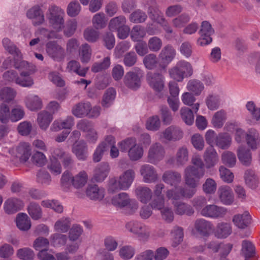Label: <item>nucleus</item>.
<instances>
[{"instance_id": "1", "label": "nucleus", "mask_w": 260, "mask_h": 260, "mask_svg": "<svg viewBox=\"0 0 260 260\" xmlns=\"http://www.w3.org/2000/svg\"><path fill=\"white\" fill-rule=\"evenodd\" d=\"M64 11L59 7L52 5L48 8L46 17L50 26L56 31L64 27Z\"/></svg>"}, {"instance_id": "2", "label": "nucleus", "mask_w": 260, "mask_h": 260, "mask_svg": "<svg viewBox=\"0 0 260 260\" xmlns=\"http://www.w3.org/2000/svg\"><path fill=\"white\" fill-rule=\"evenodd\" d=\"M205 170H202L193 167L192 165L187 166L184 170L185 183L191 188H196L199 185L200 179L205 175Z\"/></svg>"}, {"instance_id": "3", "label": "nucleus", "mask_w": 260, "mask_h": 260, "mask_svg": "<svg viewBox=\"0 0 260 260\" xmlns=\"http://www.w3.org/2000/svg\"><path fill=\"white\" fill-rule=\"evenodd\" d=\"M135 72L129 71L124 77L123 82L128 88L137 90L141 84V71L139 68H135Z\"/></svg>"}, {"instance_id": "4", "label": "nucleus", "mask_w": 260, "mask_h": 260, "mask_svg": "<svg viewBox=\"0 0 260 260\" xmlns=\"http://www.w3.org/2000/svg\"><path fill=\"white\" fill-rule=\"evenodd\" d=\"M199 33L200 37L198 40V44L204 46L211 43L212 39L211 36L214 33V30L208 21L202 22Z\"/></svg>"}, {"instance_id": "5", "label": "nucleus", "mask_w": 260, "mask_h": 260, "mask_svg": "<svg viewBox=\"0 0 260 260\" xmlns=\"http://www.w3.org/2000/svg\"><path fill=\"white\" fill-rule=\"evenodd\" d=\"M146 80L149 85L156 92H160L164 88V77L160 73L148 72Z\"/></svg>"}, {"instance_id": "6", "label": "nucleus", "mask_w": 260, "mask_h": 260, "mask_svg": "<svg viewBox=\"0 0 260 260\" xmlns=\"http://www.w3.org/2000/svg\"><path fill=\"white\" fill-rule=\"evenodd\" d=\"M165 154V150L162 145L159 143H155L150 146L148 150V161L155 164L164 158Z\"/></svg>"}, {"instance_id": "7", "label": "nucleus", "mask_w": 260, "mask_h": 260, "mask_svg": "<svg viewBox=\"0 0 260 260\" xmlns=\"http://www.w3.org/2000/svg\"><path fill=\"white\" fill-rule=\"evenodd\" d=\"M140 173L143 177V181L146 183H154L158 179L156 169L150 165H142L140 169Z\"/></svg>"}, {"instance_id": "8", "label": "nucleus", "mask_w": 260, "mask_h": 260, "mask_svg": "<svg viewBox=\"0 0 260 260\" xmlns=\"http://www.w3.org/2000/svg\"><path fill=\"white\" fill-rule=\"evenodd\" d=\"M46 51L48 55L55 60L59 61L64 58V49L56 42H48L46 45Z\"/></svg>"}, {"instance_id": "9", "label": "nucleus", "mask_w": 260, "mask_h": 260, "mask_svg": "<svg viewBox=\"0 0 260 260\" xmlns=\"http://www.w3.org/2000/svg\"><path fill=\"white\" fill-rule=\"evenodd\" d=\"M183 136V133L179 127L171 125L161 133L160 138L169 142L176 141L180 140Z\"/></svg>"}, {"instance_id": "10", "label": "nucleus", "mask_w": 260, "mask_h": 260, "mask_svg": "<svg viewBox=\"0 0 260 260\" xmlns=\"http://www.w3.org/2000/svg\"><path fill=\"white\" fill-rule=\"evenodd\" d=\"M176 55L175 49L170 45L165 46L158 55L162 64L161 67L165 69L166 66L171 62Z\"/></svg>"}, {"instance_id": "11", "label": "nucleus", "mask_w": 260, "mask_h": 260, "mask_svg": "<svg viewBox=\"0 0 260 260\" xmlns=\"http://www.w3.org/2000/svg\"><path fill=\"white\" fill-rule=\"evenodd\" d=\"M205 167L207 169L214 167L219 160L218 154L213 146L207 147L203 155Z\"/></svg>"}, {"instance_id": "12", "label": "nucleus", "mask_w": 260, "mask_h": 260, "mask_svg": "<svg viewBox=\"0 0 260 260\" xmlns=\"http://www.w3.org/2000/svg\"><path fill=\"white\" fill-rule=\"evenodd\" d=\"M72 152L80 160H85L88 156L87 145L85 141H76L72 146Z\"/></svg>"}, {"instance_id": "13", "label": "nucleus", "mask_w": 260, "mask_h": 260, "mask_svg": "<svg viewBox=\"0 0 260 260\" xmlns=\"http://www.w3.org/2000/svg\"><path fill=\"white\" fill-rule=\"evenodd\" d=\"M220 201L224 205H230L234 201V196L231 188L227 185L220 186L217 191Z\"/></svg>"}, {"instance_id": "14", "label": "nucleus", "mask_w": 260, "mask_h": 260, "mask_svg": "<svg viewBox=\"0 0 260 260\" xmlns=\"http://www.w3.org/2000/svg\"><path fill=\"white\" fill-rule=\"evenodd\" d=\"M201 213L204 216L217 218L225 215L226 210L215 205H209L205 206L201 210Z\"/></svg>"}, {"instance_id": "15", "label": "nucleus", "mask_w": 260, "mask_h": 260, "mask_svg": "<svg viewBox=\"0 0 260 260\" xmlns=\"http://www.w3.org/2000/svg\"><path fill=\"white\" fill-rule=\"evenodd\" d=\"M162 180L166 184L175 186L181 182L182 176L181 174L177 171L168 170L163 173Z\"/></svg>"}, {"instance_id": "16", "label": "nucleus", "mask_w": 260, "mask_h": 260, "mask_svg": "<svg viewBox=\"0 0 260 260\" xmlns=\"http://www.w3.org/2000/svg\"><path fill=\"white\" fill-rule=\"evenodd\" d=\"M26 15L28 18L34 20L32 23L35 26L39 25L44 22L43 12L39 6H35L29 9Z\"/></svg>"}, {"instance_id": "17", "label": "nucleus", "mask_w": 260, "mask_h": 260, "mask_svg": "<svg viewBox=\"0 0 260 260\" xmlns=\"http://www.w3.org/2000/svg\"><path fill=\"white\" fill-rule=\"evenodd\" d=\"M23 207V203L20 200L11 198L8 199L4 203L5 212L8 214H12L17 212Z\"/></svg>"}, {"instance_id": "18", "label": "nucleus", "mask_w": 260, "mask_h": 260, "mask_svg": "<svg viewBox=\"0 0 260 260\" xmlns=\"http://www.w3.org/2000/svg\"><path fill=\"white\" fill-rule=\"evenodd\" d=\"M90 109V103L89 102H80L73 107L72 113L76 117L83 118L88 115Z\"/></svg>"}, {"instance_id": "19", "label": "nucleus", "mask_w": 260, "mask_h": 260, "mask_svg": "<svg viewBox=\"0 0 260 260\" xmlns=\"http://www.w3.org/2000/svg\"><path fill=\"white\" fill-rule=\"evenodd\" d=\"M232 221L237 228H245L251 225V218L247 212H245L242 214L235 215Z\"/></svg>"}, {"instance_id": "20", "label": "nucleus", "mask_w": 260, "mask_h": 260, "mask_svg": "<svg viewBox=\"0 0 260 260\" xmlns=\"http://www.w3.org/2000/svg\"><path fill=\"white\" fill-rule=\"evenodd\" d=\"M172 204L174 206V211L176 214L180 215H186L191 216L194 211L192 207L184 202L173 201Z\"/></svg>"}, {"instance_id": "21", "label": "nucleus", "mask_w": 260, "mask_h": 260, "mask_svg": "<svg viewBox=\"0 0 260 260\" xmlns=\"http://www.w3.org/2000/svg\"><path fill=\"white\" fill-rule=\"evenodd\" d=\"M237 156L240 162L243 166L248 167L251 164V153L246 147L240 146L237 149Z\"/></svg>"}, {"instance_id": "22", "label": "nucleus", "mask_w": 260, "mask_h": 260, "mask_svg": "<svg viewBox=\"0 0 260 260\" xmlns=\"http://www.w3.org/2000/svg\"><path fill=\"white\" fill-rule=\"evenodd\" d=\"M21 58L22 56L20 58L16 57L14 59V67L15 69L21 71V72H25L30 76L35 72L36 67L26 61L21 60Z\"/></svg>"}, {"instance_id": "23", "label": "nucleus", "mask_w": 260, "mask_h": 260, "mask_svg": "<svg viewBox=\"0 0 260 260\" xmlns=\"http://www.w3.org/2000/svg\"><path fill=\"white\" fill-rule=\"evenodd\" d=\"M136 173L133 169H129L123 172L119 177L122 186L127 189L135 180Z\"/></svg>"}, {"instance_id": "24", "label": "nucleus", "mask_w": 260, "mask_h": 260, "mask_svg": "<svg viewBox=\"0 0 260 260\" xmlns=\"http://www.w3.org/2000/svg\"><path fill=\"white\" fill-rule=\"evenodd\" d=\"M135 193L138 199L144 204L150 201L152 196L151 190L147 186H138L135 189Z\"/></svg>"}, {"instance_id": "25", "label": "nucleus", "mask_w": 260, "mask_h": 260, "mask_svg": "<svg viewBox=\"0 0 260 260\" xmlns=\"http://www.w3.org/2000/svg\"><path fill=\"white\" fill-rule=\"evenodd\" d=\"M30 146L28 143H20L17 149V157L19 158L21 162H25L30 156Z\"/></svg>"}, {"instance_id": "26", "label": "nucleus", "mask_w": 260, "mask_h": 260, "mask_svg": "<svg viewBox=\"0 0 260 260\" xmlns=\"http://www.w3.org/2000/svg\"><path fill=\"white\" fill-rule=\"evenodd\" d=\"M86 195L91 200H101L104 197V190L96 185H89L86 190Z\"/></svg>"}, {"instance_id": "27", "label": "nucleus", "mask_w": 260, "mask_h": 260, "mask_svg": "<svg viewBox=\"0 0 260 260\" xmlns=\"http://www.w3.org/2000/svg\"><path fill=\"white\" fill-rule=\"evenodd\" d=\"M232 143V138L228 133L219 134L215 139L216 145L221 149H227Z\"/></svg>"}, {"instance_id": "28", "label": "nucleus", "mask_w": 260, "mask_h": 260, "mask_svg": "<svg viewBox=\"0 0 260 260\" xmlns=\"http://www.w3.org/2000/svg\"><path fill=\"white\" fill-rule=\"evenodd\" d=\"M53 117L52 114L48 112L43 111L38 115L37 122L40 127L43 130H46L49 126Z\"/></svg>"}, {"instance_id": "29", "label": "nucleus", "mask_w": 260, "mask_h": 260, "mask_svg": "<svg viewBox=\"0 0 260 260\" xmlns=\"http://www.w3.org/2000/svg\"><path fill=\"white\" fill-rule=\"evenodd\" d=\"M88 176L85 171H81L73 177H72L71 183L76 188L83 187L87 183Z\"/></svg>"}, {"instance_id": "30", "label": "nucleus", "mask_w": 260, "mask_h": 260, "mask_svg": "<svg viewBox=\"0 0 260 260\" xmlns=\"http://www.w3.org/2000/svg\"><path fill=\"white\" fill-rule=\"evenodd\" d=\"M25 103L27 107L31 111L40 109L42 107V101L38 95L26 96Z\"/></svg>"}, {"instance_id": "31", "label": "nucleus", "mask_w": 260, "mask_h": 260, "mask_svg": "<svg viewBox=\"0 0 260 260\" xmlns=\"http://www.w3.org/2000/svg\"><path fill=\"white\" fill-rule=\"evenodd\" d=\"M176 161L177 166H183L188 160V151L186 147L179 148L176 154Z\"/></svg>"}, {"instance_id": "32", "label": "nucleus", "mask_w": 260, "mask_h": 260, "mask_svg": "<svg viewBox=\"0 0 260 260\" xmlns=\"http://www.w3.org/2000/svg\"><path fill=\"white\" fill-rule=\"evenodd\" d=\"M258 134L254 129L249 131L248 134H246V140L247 145L253 150L257 148L259 144V140L258 138Z\"/></svg>"}, {"instance_id": "33", "label": "nucleus", "mask_w": 260, "mask_h": 260, "mask_svg": "<svg viewBox=\"0 0 260 260\" xmlns=\"http://www.w3.org/2000/svg\"><path fill=\"white\" fill-rule=\"evenodd\" d=\"M91 53V48L87 43H84L80 46L79 54L80 60L83 63H87L89 61Z\"/></svg>"}, {"instance_id": "34", "label": "nucleus", "mask_w": 260, "mask_h": 260, "mask_svg": "<svg viewBox=\"0 0 260 260\" xmlns=\"http://www.w3.org/2000/svg\"><path fill=\"white\" fill-rule=\"evenodd\" d=\"M144 153L143 147L137 143L128 151V156L132 161H137L141 159Z\"/></svg>"}, {"instance_id": "35", "label": "nucleus", "mask_w": 260, "mask_h": 260, "mask_svg": "<svg viewBox=\"0 0 260 260\" xmlns=\"http://www.w3.org/2000/svg\"><path fill=\"white\" fill-rule=\"evenodd\" d=\"M16 84L23 87L30 88L34 84V79L25 72H21L16 80Z\"/></svg>"}, {"instance_id": "36", "label": "nucleus", "mask_w": 260, "mask_h": 260, "mask_svg": "<svg viewBox=\"0 0 260 260\" xmlns=\"http://www.w3.org/2000/svg\"><path fill=\"white\" fill-rule=\"evenodd\" d=\"M15 222L17 228H31L30 219L26 213H18L15 218Z\"/></svg>"}, {"instance_id": "37", "label": "nucleus", "mask_w": 260, "mask_h": 260, "mask_svg": "<svg viewBox=\"0 0 260 260\" xmlns=\"http://www.w3.org/2000/svg\"><path fill=\"white\" fill-rule=\"evenodd\" d=\"M107 20L103 13H99L94 15L92 19V23L94 28L102 29L106 27Z\"/></svg>"}, {"instance_id": "38", "label": "nucleus", "mask_w": 260, "mask_h": 260, "mask_svg": "<svg viewBox=\"0 0 260 260\" xmlns=\"http://www.w3.org/2000/svg\"><path fill=\"white\" fill-rule=\"evenodd\" d=\"M126 22V18L123 16L120 15L115 17L111 19L108 24V28L111 31H115L120 27L125 24Z\"/></svg>"}, {"instance_id": "39", "label": "nucleus", "mask_w": 260, "mask_h": 260, "mask_svg": "<svg viewBox=\"0 0 260 260\" xmlns=\"http://www.w3.org/2000/svg\"><path fill=\"white\" fill-rule=\"evenodd\" d=\"M3 44L6 50L10 53L14 55V58L16 57L21 58L22 54L20 51L9 39H4Z\"/></svg>"}, {"instance_id": "40", "label": "nucleus", "mask_w": 260, "mask_h": 260, "mask_svg": "<svg viewBox=\"0 0 260 260\" xmlns=\"http://www.w3.org/2000/svg\"><path fill=\"white\" fill-rule=\"evenodd\" d=\"M116 96V91L111 87L107 89L103 95L102 105L103 107H109L114 101Z\"/></svg>"}, {"instance_id": "41", "label": "nucleus", "mask_w": 260, "mask_h": 260, "mask_svg": "<svg viewBox=\"0 0 260 260\" xmlns=\"http://www.w3.org/2000/svg\"><path fill=\"white\" fill-rule=\"evenodd\" d=\"M204 88L203 83L199 80L195 79L189 80L187 85V90L196 95H200Z\"/></svg>"}, {"instance_id": "42", "label": "nucleus", "mask_w": 260, "mask_h": 260, "mask_svg": "<svg viewBox=\"0 0 260 260\" xmlns=\"http://www.w3.org/2000/svg\"><path fill=\"white\" fill-rule=\"evenodd\" d=\"M254 246L250 241L246 240L242 241L241 254L245 258L252 257L254 254Z\"/></svg>"}, {"instance_id": "43", "label": "nucleus", "mask_w": 260, "mask_h": 260, "mask_svg": "<svg viewBox=\"0 0 260 260\" xmlns=\"http://www.w3.org/2000/svg\"><path fill=\"white\" fill-rule=\"evenodd\" d=\"M143 62L146 68L148 70L155 69L158 64L157 57L154 53H150L145 55L143 59Z\"/></svg>"}, {"instance_id": "44", "label": "nucleus", "mask_w": 260, "mask_h": 260, "mask_svg": "<svg viewBox=\"0 0 260 260\" xmlns=\"http://www.w3.org/2000/svg\"><path fill=\"white\" fill-rule=\"evenodd\" d=\"M129 199L126 193L122 192L113 198L112 203L115 206L124 207L128 204Z\"/></svg>"}, {"instance_id": "45", "label": "nucleus", "mask_w": 260, "mask_h": 260, "mask_svg": "<svg viewBox=\"0 0 260 260\" xmlns=\"http://www.w3.org/2000/svg\"><path fill=\"white\" fill-rule=\"evenodd\" d=\"M147 13L151 20L157 22H159L160 19L164 18L163 13L159 10L157 4L148 6Z\"/></svg>"}, {"instance_id": "46", "label": "nucleus", "mask_w": 260, "mask_h": 260, "mask_svg": "<svg viewBox=\"0 0 260 260\" xmlns=\"http://www.w3.org/2000/svg\"><path fill=\"white\" fill-rule=\"evenodd\" d=\"M244 179L246 184L251 188H255L258 184V180L254 172L251 170H247L244 173Z\"/></svg>"}, {"instance_id": "47", "label": "nucleus", "mask_w": 260, "mask_h": 260, "mask_svg": "<svg viewBox=\"0 0 260 260\" xmlns=\"http://www.w3.org/2000/svg\"><path fill=\"white\" fill-rule=\"evenodd\" d=\"M83 36L84 39L88 42L94 43L99 39L100 32L93 28L87 27L83 32Z\"/></svg>"}, {"instance_id": "48", "label": "nucleus", "mask_w": 260, "mask_h": 260, "mask_svg": "<svg viewBox=\"0 0 260 260\" xmlns=\"http://www.w3.org/2000/svg\"><path fill=\"white\" fill-rule=\"evenodd\" d=\"M27 211L29 215L35 220H38L42 217L41 207L36 203H31L27 207Z\"/></svg>"}, {"instance_id": "49", "label": "nucleus", "mask_w": 260, "mask_h": 260, "mask_svg": "<svg viewBox=\"0 0 260 260\" xmlns=\"http://www.w3.org/2000/svg\"><path fill=\"white\" fill-rule=\"evenodd\" d=\"M147 18L146 13L140 9L133 12L129 15V20L135 23H141L145 22Z\"/></svg>"}, {"instance_id": "50", "label": "nucleus", "mask_w": 260, "mask_h": 260, "mask_svg": "<svg viewBox=\"0 0 260 260\" xmlns=\"http://www.w3.org/2000/svg\"><path fill=\"white\" fill-rule=\"evenodd\" d=\"M130 35L133 41L138 42L142 41L141 39L146 35V32L141 25H136L133 27Z\"/></svg>"}, {"instance_id": "51", "label": "nucleus", "mask_w": 260, "mask_h": 260, "mask_svg": "<svg viewBox=\"0 0 260 260\" xmlns=\"http://www.w3.org/2000/svg\"><path fill=\"white\" fill-rule=\"evenodd\" d=\"M226 119V112L221 110L216 112L213 116L212 122L214 127L219 128L222 126Z\"/></svg>"}, {"instance_id": "52", "label": "nucleus", "mask_w": 260, "mask_h": 260, "mask_svg": "<svg viewBox=\"0 0 260 260\" xmlns=\"http://www.w3.org/2000/svg\"><path fill=\"white\" fill-rule=\"evenodd\" d=\"M16 91L11 87H4L0 90V99L5 102H9L14 99Z\"/></svg>"}, {"instance_id": "53", "label": "nucleus", "mask_w": 260, "mask_h": 260, "mask_svg": "<svg viewBox=\"0 0 260 260\" xmlns=\"http://www.w3.org/2000/svg\"><path fill=\"white\" fill-rule=\"evenodd\" d=\"M119 178H112L110 179L108 183V191L109 193H114L119 191L120 190H124L123 186Z\"/></svg>"}, {"instance_id": "54", "label": "nucleus", "mask_w": 260, "mask_h": 260, "mask_svg": "<svg viewBox=\"0 0 260 260\" xmlns=\"http://www.w3.org/2000/svg\"><path fill=\"white\" fill-rule=\"evenodd\" d=\"M180 115L182 120L187 125H191L194 121V116L192 110L187 107L180 109Z\"/></svg>"}, {"instance_id": "55", "label": "nucleus", "mask_w": 260, "mask_h": 260, "mask_svg": "<svg viewBox=\"0 0 260 260\" xmlns=\"http://www.w3.org/2000/svg\"><path fill=\"white\" fill-rule=\"evenodd\" d=\"M221 160L223 164L229 167H234L236 162L235 154L231 151H225L221 155Z\"/></svg>"}, {"instance_id": "56", "label": "nucleus", "mask_w": 260, "mask_h": 260, "mask_svg": "<svg viewBox=\"0 0 260 260\" xmlns=\"http://www.w3.org/2000/svg\"><path fill=\"white\" fill-rule=\"evenodd\" d=\"M109 170V165L104 164L101 168L97 169L94 175V179L96 182L103 181L107 176V173Z\"/></svg>"}, {"instance_id": "57", "label": "nucleus", "mask_w": 260, "mask_h": 260, "mask_svg": "<svg viewBox=\"0 0 260 260\" xmlns=\"http://www.w3.org/2000/svg\"><path fill=\"white\" fill-rule=\"evenodd\" d=\"M162 46L161 40L157 37L150 38L148 41L149 49L153 52H157L160 50Z\"/></svg>"}, {"instance_id": "58", "label": "nucleus", "mask_w": 260, "mask_h": 260, "mask_svg": "<svg viewBox=\"0 0 260 260\" xmlns=\"http://www.w3.org/2000/svg\"><path fill=\"white\" fill-rule=\"evenodd\" d=\"M136 143V139L134 138L131 137L118 143V146L121 152H128Z\"/></svg>"}, {"instance_id": "59", "label": "nucleus", "mask_w": 260, "mask_h": 260, "mask_svg": "<svg viewBox=\"0 0 260 260\" xmlns=\"http://www.w3.org/2000/svg\"><path fill=\"white\" fill-rule=\"evenodd\" d=\"M135 253L134 248L131 246H124L120 248L119 254L121 258L125 260L132 258Z\"/></svg>"}, {"instance_id": "60", "label": "nucleus", "mask_w": 260, "mask_h": 260, "mask_svg": "<svg viewBox=\"0 0 260 260\" xmlns=\"http://www.w3.org/2000/svg\"><path fill=\"white\" fill-rule=\"evenodd\" d=\"M37 181L42 185H49L51 181L49 173L44 170H40L37 174Z\"/></svg>"}, {"instance_id": "61", "label": "nucleus", "mask_w": 260, "mask_h": 260, "mask_svg": "<svg viewBox=\"0 0 260 260\" xmlns=\"http://www.w3.org/2000/svg\"><path fill=\"white\" fill-rule=\"evenodd\" d=\"M167 198L173 201L182 199L180 186L176 185L174 188L168 189L166 192Z\"/></svg>"}, {"instance_id": "62", "label": "nucleus", "mask_w": 260, "mask_h": 260, "mask_svg": "<svg viewBox=\"0 0 260 260\" xmlns=\"http://www.w3.org/2000/svg\"><path fill=\"white\" fill-rule=\"evenodd\" d=\"M34 251L28 247L18 249L17 251V256L22 260H32L34 257Z\"/></svg>"}, {"instance_id": "63", "label": "nucleus", "mask_w": 260, "mask_h": 260, "mask_svg": "<svg viewBox=\"0 0 260 260\" xmlns=\"http://www.w3.org/2000/svg\"><path fill=\"white\" fill-rule=\"evenodd\" d=\"M190 21L189 15L183 13L172 20V23L176 28H182Z\"/></svg>"}, {"instance_id": "64", "label": "nucleus", "mask_w": 260, "mask_h": 260, "mask_svg": "<svg viewBox=\"0 0 260 260\" xmlns=\"http://www.w3.org/2000/svg\"><path fill=\"white\" fill-rule=\"evenodd\" d=\"M160 126V121L158 116H152L146 121V126L148 130L156 131L159 129Z\"/></svg>"}]
</instances>
